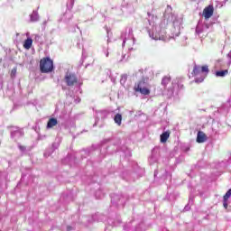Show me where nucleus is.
Instances as JSON below:
<instances>
[{
	"label": "nucleus",
	"mask_w": 231,
	"mask_h": 231,
	"mask_svg": "<svg viewBox=\"0 0 231 231\" xmlns=\"http://www.w3.org/2000/svg\"><path fill=\"white\" fill-rule=\"evenodd\" d=\"M149 78H142L137 83L134 84V89L135 93H141V95H151V90L147 88Z\"/></svg>",
	"instance_id": "1"
},
{
	"label": "nucleus",
	"mask_w": 231,
	"mask_h": 231,
	"mask_svg": "<svg viewBox=\"0 0 231 231\" xmlns=\"http://www.w3.org/2000/svg\"><path fill=\"white\" fill-rule=\"evenodd\" d=\"M40 71L42 73H51L53 71V60L50 57L42 58L40 60Z\"/></svg>",
	"instance_id": "2"
},
{
	"label": "nucleus",
	"mask_w": 231,
	"mask_h": 231,
	"mask_svg": "<svg viewBox=\"0 0 231 231\" xmlns=\"http://www.w3.org/2000/svg\"><path fill=\"white\" fill-rule=\"evenodd\" d=\"M208 66L204 65L202 67L199 66H194L193 68V71H192V76L193 77H198L200 75V73H204V75L202 76V79H196L195 81L196 82H203V80H205V77H207V75H208Z\"/></svg>",
	"instance_id": "3"
},
{
	"label": "nucleus",
	"mask_w": 231,
	"mask_h": 231,
	"mask_svg": "<svg viewBox=\"0 0 231 231\" xmlns=\"http://www.w3.org/2000/svg\"><path fill=\"white\" fill-rule=\"evenodd\" d=\"M66 85L69 87H73L79 84V78L75 73L67 72L64 78Z\"/></svg>",
	"instance_id": "4"
},
{
	"label": "nucleus",
	"mask_w": 231,
	"mask_h": 231,
	"mask_svg": "<svg viewBox=\"0 0 231 231\" xmlns=\"http://www.w3.org/2000/svg\"><path fill=\"white\" fill-rule=\"evenodd\" d=\"M214 15V5H209L208 6L205 7L203 10V16L204 19L208 20L210 17Z\"/></svg>",
	"instance_id": "5"
},
{
	"label": "nucleus",
	"mask_w": 231,
	"mask_h": 231,
	"mask_svg": "<svg viewBox=\"0 0 231 231\" xmlns=\"http://www.w3.org/2000/svg\"><path fill=\"white\" fill-rule=\"evenodd\" d=\"M208 140L207 134L203 131H199L197 134V143H205Z\"/></svg>",
	"instance_id": "6"
},
{
	"label": "nucleus",
	"mask_w": 231,
	"mask_h": 231,
	"mask_svg": "<svg viewBox=\"0 0 231 231\" xmlns=\"http://www.w3.org/2000/svg\"><path fill=\"white\" fill-rule=\"evenodd\" d=\"M170 136H171V131H166L162 133L160 136L161 143H167V141L169 140Z\"/></svg>",
	"instance_id": "7"
},
{
	"label": "nucleus",
	"mask_w": 231,
	"mask_h": 231,
	"mask_svg": "<svg viewBox=\"0 0 231 231\" xmlns=\"http://www.w3.org/2000/svg\"><path fill=\"white\" fill-rule=\"evenodd\" d=\"M59 124V121L55 117H51L49 119L47 123V129H51V127H55Z\"/></svg>",
	"instance_id": "8"
},
{
	"label": "nucleus",
	"mask_w": 231,
	"mask_h": 231,
	"mask_svg": "<svg viewBox=\"0 0 231 231\" xmlns=\"http://www.w3.org/2000/svg\"><path fill=\"white\" fill-rule=\"evenodd\" d=\"M33 44V40L32 38H27L24 42H23V48L25 50H30V48H32V45Z\"/></svg>",
	"instance_id": "9"
},
{
	"label": "nucleus",
	"mask_w": 231,
	"mask_h": 231,
	"mask_svg": "<svg viewBox=\"0 0 231 231\" xmlns=\"http://www.w3.org/2000/svg\"><path fill=\"white\" fill-rule=\"evenodd\" d=\"M114 122L117 124V125H122V115L116 114L114 117Z\"/></svg>",
	"instance_id": "10"
},
{
	"label": "nucleus",
	"mask_w": 231,
	"mask_h": 231,
	"mask_svg": "<svg viewBox=\"0 0 231 231\" xmlns=\"http://www.w3.org/2000/svg\"><path fill=\"white\" fill-rule=\"evenodd\" d=\"M171 84V78L170 76H165L162 78V85L164 86V88H166L167 85Z\"/></svg>",
	"instance_id": "11"
},
{
	"label": "nucleus",
	"mask_w": 231,
	"mask_h": 231,
	"mask_svg": "<svg viewBox=\"0 0 231 231\" xmlns=\"http://www.w3.org/2000/svg\"><path fill=\"white\" fill-rule=\"evenodd\" d=\"M228 73V69L225 70H218L216 72L217 77H226V75Z\"/></svg>",
	"instance_id": "12"
},
{
	"label": "nucleus",
	"mask_w": 231,
	"mask_h": 231,
	"mask_svg": "<svg viewBox=\"0 0 231 231\" xmlns=\"http://www.w3.org/2000/svg\"><path fill=\"white\" fill-rule=\"evenodd\" d=\"M230 196H231V189H228V190L226 191V193L224 195V199H225L226 201H228V199H230Z\"/></svg>",
	"instance_id": "13"
},
{
	"label": "nucleus",
	"mask_w": 231,
	"mask_h": 231,
	"mask_svg": "<svg viewBox=\"0 0 231 231\" xmlns=\"http://www.w3.org/2000/svg\"><path fill=\"white\" fill-rule=\"evenodd\" d=\"M17 73V69L14 68L11 70V77H15V74Z\"/></svg>",
	"instance_id": "14"
},
{
	"label": "nucleus",
	"mask_w": 231,
	"mask_h": 231,
	"mask_svg": "<svg viewBox=\"0 0 231 231\" xmlns=\"http://www.w3.org/2000/svg\"><path fill=\"white\" fill-rule=\"evenodd\" d=\"M223 206H224L225 208H228V200H226L224 199Z\"/></svg>",
	"instance_id": "15"
},
{
	"label": "nucleus",
	"mask_w": 231,
	"mask_h": 231,
	"mask_svg": "<svg viewBox=\"0 0 231 231\" xmlns=\"http://www.w3.org/2000/svg\"><path fill=\"white\" fill-rule=\"evenodd\" d=\"M67 230H68V231L73 230V227H72L71 226H67Z\"/></svg>",
	"instance_id": "16"
},
{
	"label": "nucleus",
	"mask_w": 231,
	"mask_h": 231,
	"mask_svg": "<svg viewBox=\"0 0 231 231\" xmlns=\"http://www.w3.org/2000/svg\"><path fill=\"white\" fill-rule=\"evenodd\" d=\"M20 149H21L22 151H24V146H20Z\"/></svg>",
	"instance_id": "17"
}]
</instances>
